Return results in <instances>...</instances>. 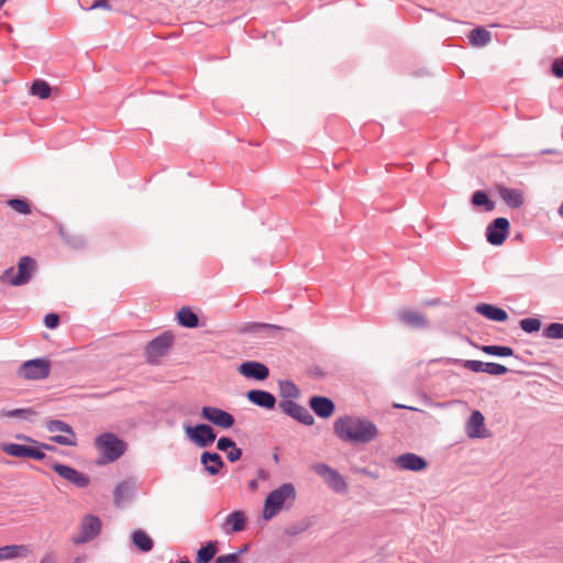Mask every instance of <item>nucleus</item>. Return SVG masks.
<instances>
[{
  "instance_id": "f257e3e1",
  "label": "nucleus",
  "mask_w": 563,
  "mask_h": 563,
  "mask_svg": "<svg viewBox=\"0 0 563 563\" xmlns=\"http://www.w3.org/2000/svg\"><path fill=\"white\" fill-rule=\"evenodd\" d=\"M334 431L341 440L352 443H367L378 434L372 421L352 417L339 418L334 422Z\"/></svg>"
},
{
  "instance_id": "f03ea898",
  "label": "nucleus",
  "mask_w": 563,
  "mask_h": 563,
  "mask_svg": "<svg viewBox=\"0 0 563 563\" xmlns=\"http://www.w3.org/2000/svg\"><path fill=\"white\" fill-rule=\"evenodd\" d=\"M297 496L296 488L291 483H284L273 489L266 497L263 506L262 517L269 520L283 509L291 507Z\"/></svg>"
},
{
  "instance_id": "7ed1b4c3",
  "label": "nucleus",
  "mask_w": 563,
  "mask_h": 563,
  "mask_svg": "<svg viewBox=\"0 0 563 563\" xmlns=\"http://www.w3.org/2000/svg\"><path fill=\"white\" fill-rule=\"evenodd\" d=\"M15 439L23 441L24 444L12 442L1 444V450L13 457H29L40 461L45 457V450H54L53 446L23 434H16Z\"/></svg>"
},
{
  "instance_id": "20e7f679",
  "label": "nucleus",
  "mask_w": 563,
  "mask_h": 563,
  "mask_svg": "<svg viewBox=\"0 0 563 563\" xmlns=\"http://www.w3.org/2000/svg\"><path fill=\"white\" fill-rule=\"evenodd\" d=\"M95 443L99 452V464L114 462L125 451V443L115 434L110 432L97 437Z\"/></svg>"
},
{
  "instance_id": "39448f33",
  "label": "nucleus",
  "mask_w": 563,
  "mask_h": 563,
  "mask_svg": "<svg viewBox=\"0 0 563 563\" xmlns=\"http://www.w3.org/2000/svg\"><path fill=\"white\" fill-rule=\"evenodd\" d=\"M35 267L36 263L32 257L23 256L19 260L18 273H14L13 267H9L2 273L0 279L3 284L14 287L27 284L32 278Z\"/></svg>"
},
{
  "instance_id": "423d86ee",
  "label": "nucleus",
  "mask_w": 563,
  "mask_h": 563,
  "mask_svg": "<svg viewBox=\"0 0 563 563\" xmlns=\"http://www.w3.org/2000/svg\"><path fill=\"white\" fill-rule=\"evenodd\" d=\"M46 428L49 432H59V434L51 438L53 442L66 446L77 445L76 433L66 422L60 420H51L46 423Z\"/></svg>"
},
{
  "instance_id": "0eeeda50",
  "label": "nucleus",
  "mask_w": 563,
  "mask_h": 563,
  "mask_svg": "<svg viewBox=\"0 0 563 563\" xmlns=\"http://www.w3.org/2000/svg\"><path fill=\"white\" fill-rule=\"evenodd\" d=\"M49 374V362L44 358H34L24 362L19 368V376L24 379H44Z\"/></svg>"
},
{
  "instance_id": "6e6552de",
  "label": "nucleus",
  "mask_w": 563,
  "mask_h": 563,
  "mask_svg": "<svg viewBox=\"0 0 563 563\" xmlns=\"http://www.w3.org/2000/svg\"><path fill=\"white\" fill-rule=\"evenodd\" d=\"M184 431L188 439L199 448H206L217 438L212 428L206 423H199L196 426L187 424L184 427Z\"/></svg>"
},
{
  "instance_id": "1a4fd4ad",
  "label": "nucleus",
  "mask_w": 563,
  "mask_h": 563,
  "mask_svg": "<svg viewBox=\"0 0 563 563\" xmlns=\"http://www.w3.org/2000/svg\"><path fill=\"white\" fill-rule=\"evenodd\" d=\"M311 468L320 475L328 486L332 488L333 490L338 493H344L347 490V484L343 476L335 471L334 468L330 467L327 464L318 463L311 466Z\"/></svg>"
},
{
  "instance_id": "9d476101",
  "label": "nucleus",
  "mask_w": 563,
  "mask_h": 563,
  "mask_svg": "<svg viewBox=\"0 0 563 563\" xmlns=\"http://www.w3.org/2000/svg\"><path fill=\"white\" fill-rule=\"evenodd\" d=\"M201 417L222 429H230L235 421L230 412L212 406L202 407Z\"/></svg>"
},
{
  "instance_id": "9b49d317",
  "label": "nucleus",
  "mask_w": 563,
  "mask_h": 563,
  "mask_svg": "<svg viewBox=\"0 0 563 563\" xmlns=\"http://www.w3.org/2000/svg\"><path fill=\"white\" fill-rule=\"evenodd\" d=\"M509 232V221L506 218H497L488 224L486 239L489 244L498 246L504 243Z\"/></svg>"
},
{
  "instance_id": "f8f14e48",
  "label": "nucleus",
  "mask_w": 563,
  "mask_h": 563,
  "mask_svg": "<svg viewBox=\"0 0 563 563\" xmlns=\"http://www.w3.org/2000/svg\"><path fill=\"white\" fill-rule=\"evenodd\" d=\"M53 470L64 479L68 481L77 487H86L89 478L81 472L60 463L52 464Z\"/></svg>"
},
{
  "instance_id": "ddd939ff",
  "label": "nucleus",
  "mask_w": 563,
  "mask_h": 563,
  "mask_svg": "<svg viewBox=\"0 0 563 563\" xmlns=\"http://www.w3.org/2000/svg\"><path fill=\"white\" fill-rule=\"evenodd\" d=\"M462 365L474 373H487L493 376L504 375L508 371V368L501 364L476 360L464 361Z\"/></svg>"
},
{
  "instance_id": "4468645a",
  "label": "nucleus",
  "mask_w": 563,
  "mask_h": 563,
  "mask_svg": "<svg viewBox=\"0 0 563 563\" xmlns=\"http://www.w3.org/2000/svg\"><path fill=\"white\" fill-rule=\"evenodd\" d=\"M172 344V338L169 335H162L154 339L146 349V360L150 363H156L164 356Z\"/></svg>"
},
{
  "instance_id": "2eb2a0df",
  "label": "nucleus",
  "mask_w": 563,
  "mask_h": 563,
  "mask_svg": "<svg viewBox=\"0 0 563 563\" xmlns=\"http://www.w3.org/2000/svg\"><path fill=\"white\" fill-rule=\"evenodd\" d=\"M484 421V415L478 410H474L465 426L466 434L472 439H483L488 437Z\"/></svg>"
},
{
  "instance_id": "dca6fc26",
  "label": "nucleus",
  "mask_w": 563,
  "mask_h": 563,
  "mask_svg": "<svg viewBox=\"0 0 563 563\" xmlns=\"http://www.w3.org/2000/svg\"><path fill=\"white\" fill-rule=\"evenodd\" d=\"M239 372L246 378L264 380L268 377L269 371L266 365L255 361L244 362L240 365Z\"/></svg>"
},
{
  "instance_id": "f3484780",
  "label": "nucleus",
  "mask_w": 563,
  "mask_h": 563,
  "mask_svg": "<svg viewBox=\"0 0 563 563\" xmlns=\"http://www.w3.org/2000/svg\"><path fill=\"white\" fill-rule=\"evenodd\" d=\"M246 525V517L243 511L235 510L231 512L221 523L220 529L224 534L240 532L244 530Z\"/></svg>"
},
{
  "instance_id": "a211bd4d",
  "label": "nucleus",
  "mask_w": 563,
  "mask_h": 563,
  "mask_svg": "<svg viewBox=\"0 0 563 563\" xmlns=\"http://www.w3.org/2000/svg\"><path fill=\"white\" fill-rule=\"evenodd\" d=\"M31 554V547L26 544H7L0 547V562L23 559Z\"/></svg>"
},
{
  "instance_id": "6ab92c4d",
  "label": "nucleus",
  "mask_w": 563,
  "mask_h": 563,
  "mask_svg": "<svg viewBox=\"0 0 563 563\" xmlns=\"http://www.w3.org/2000/svg\"><path fill=\"white\" fill-rule=\"evenodd\" d=\"M101 531V521L98 517L86 516L81 523V536L77 542H86L95 539Z\"/></svg>"
},
{
  "instance_id": "aec40b11",
  "label": "nucleus",
  "mask_w": 563,
  "mask_h": 563,
  "mask_svg": "<svg viewBox=\"0 0 563 563\" xmlns=\"http://www.w3.org/2000/svg\"><path fill=\"white\" fill-rule=\"evenodd\" d=\"M396 464L406 471H422L427 467V462L421 456L413 453L402 454L397 457Z\"/></svg>"
},
{
  "instance_id": "412c9836",
  "label": "nucleus",
  "mask_w": 563,
  "mask_h": 563,
  "mask_svg": "<svg viewBox=\"0 0 563 563\" xmlns=\"http://www.w3.org/2000/svg\"><path fill=\"white\" fill-rule=\"evenodd\" d=\"M282 407L287 415L296 418L297 420L301 421L302 423L308 424V426L313 423V417L302 406H299L298 404H296L291 400H288V401L283 402Z\"/></svg>"
},
{
  "instance_id": "4be33fe9",
  "label": "nucleus",
  "mask_w": 563,
  "mask_h": 563,
  "mask_svg": "<svg viewBox=\"0 0 563 563\" xmlns=\"http://www.w3.org/2000/svg\"><path fill=\"white\" fill-rule=\"evenodd\" d=\"M247 399L252 404L265 409H273L276 404V399L273 394L261 389L250 390L247 393Z\"/></svg>"
},
{
  "instance_id": "5701e85b",
  "label": "nucleus",
  "mask_w": 563,
  "mask_h": 563,
  "mask_svg": "<svg viewBox=\"0 0 563 563\" xmlns=\"http://www.w3.org/2000/svg\"><path fill=\"white\" fill-rule=\"evenodd\" d=\"M312 410L321 418H329L334 411V404L327 397L316 396L310 399Z\"/></svg>"
},
{
  "instance_id": "b1692460",
  "label": "nucleus",
  "mask_w": 563,
  "mask_h": 563,
  "mask_svg": "<svg viewBox=\"0 0 563 563\" xmlns=\"http://www.w3.org/2000/svg\"><path fill=\"white\" fill-rule=\"evenodd\" d=\"M475 310L486 317L487 319L489 320H493V321H506L507 318H508V314L507 312L501 309V308H498L496 306H493V305H488V303H481V305H477Z\"/></svg>"
},
{
  "instance_id": "393cba45",
  "label": "nucleus",
  "mask_w": 563,
  "mask_h": 563,
  "mask_svg": "<svg viewBox=\"0 0 563 563\" xmlns=\"http://www.w3.org/2000/svg\"><path fill=\"white\" fill-rule=\"evenodd\" d=\"M398 318L402 323L413 328H424L428 324L422 313L410 309L401 311Z\"/></svg>"
},
{
  "instance_id": "a878e982",
  "label": "nucleus",
  "mask_w": 563,
  "mask_h": 563,
  "mask_svg": "<svg viewBox=\"0 0 563 563\" xmlns=\"http://www.w3.org/2000/svg\"><path fill=\"white\" fill-rule=\"evenodd\" d=\"M201 464L210 475L218 474L223 467V461L217 453L203 452L201 454Z\"/></svg>"
},
{
  "instance_id": "bb28decb",
  "label": "nucleus",
  "mask_w": 563,
  "mask_h": 563,
  "mask_svg": "<svg viewBox=\"0 0 563 563\" xmlns=\"http://www.w3.org/2000/svg\"><path fill=\"white\" fill-rule=\"evenodd\" d=\"M218 450L227 453V457L230 462L240 460L242 455L241 449L229 438H220L217 443Z\"/></svg>"
},
{
  "instance_id": "cd10ccee",
  "label": "nucleus",
  "mask_w": 563,
  "mask_h": 563,
  "mask_svg": "<svg viewBox=\"0 0 563 563\" xmlns=\"http://www.w3.org/2000/svg\"><path fill=\"white\" fill-rule=\"evenodd\" d=\"M135 493V487L132 483L122 482L115 486L114 489V503L118 506H122L129 501Z\"/></svg>"
},
{
  "instance_id": "c85d7f7f",
  "label": "nucleus",
  "mask_w": 563,
  "mask_h": 563,
  "mask_svg": "<svg viewBox=\"0 0 563 563\" xmlns=\"http://www.w3.org/2000/svg\"><path fill=\"white\" fill-rule=\"evenodd\" d=\"M133 544L142 552H148L153 548L152 539L142 530H135L132 532Z\"/></svg>"
},
{
  "instance_id": "c756f323",
  "label": "nucleus",
  "mask_w": 563,
  "mask_h": 563,
  "mask_svg": "<svg viewBox=\"0 0 563 563\" xmlns=\"http://www.w3.org/2000/svg\"><path fill=\"white\" fill-rule=\"evenodd\" d=\"M490 41V33L483 29H474L470 34V44L475 47H482L488 44Z\"/></svg>"
},
{
  "instance_id": "7c9ffc66",
  "label": "nucleus",
  "mask_w": 563,
  "mask_h": 563,
  "mask_svg": "<svg viewBox=\"0 0 563 563\" xmlns=\"http://www.w3.org/2000/svg\"><path fill=\"white\" fill-rule=\"evenodd\" d=\"M178 322L186 328H195L198 324V317L188 307H183L178 312Z\"/></svg>"
},
{
  "instance_id": "2f4dec72",
  "label": "nucleus",
  "mask_w": 563,
  "mask_h": 563,
  "mask_svg": "<svg viewBox=\"0 0 563 563\" xmlns=\"http://www.w3.org/2000/svg\"><path fill=\"white\" fill-rule=\"evenodd\" d=\"M482 351L489 356L510 357L514 355V350L506 345H484Z\"/></svg>"
},
{
  "instance_id": "473e14b6",
  "label": "nucleus",
  "mask_w": 563,
  "mask_h": 563,
  "mask_svg": "<svg viewBox=\"0 0 563 563\" xmlns=\"http://www.w3.org/2000/svg\"><path fill=\"white\" fill-rule=\"evenodd\" d=\"M500 197L511 208H518L523 202L521 194L512 189H501Z\"/></svg>"
},
{
  "instance_id": "72a5a7b5",
  "label": "nucleus",
  "mask_w": 563,
  "mask_h": 563,
  "mask_svg": "<svg viewBox=\"0 0 563 563\" xmlns=\"http://www.w3.org/2000/svg\"><path fill=\"white\" fill-rule=\"evenodd\" d=\"M217 553V547L214 542H208L205 547L198 550L196 556V563H209Z\"/></svg>"
},
{
  "instance_id": "f704fd0d",
  "label": "nucleus",
  "mask_w": 563,
  "mask_h": 563,
  "mask_svg": "<svg viewBox=\"0 0 563 563\" xmlns=\"http://www.w3.org/2000/svg\"><path fill=\"white\" fill-rule=\"evenodd\" d=\"M472 203L475 207H485L487 211H492L495 207L494 202L488 198L484 191H476L472 197Z\"/></svg>"
},
{
  "instance_id": "c9c22d12",
  "label": "nucleus",
  "mask_w": 563,
  "mask_h": 563,
  "mask_svg": "<svg viewBox=\"0 0 563 563\" xmlns=\"http://www.w3.org/2000/svg\"><path fill=\"white\" fill-rule=\"evenodd\" d=\"M31 92L40 99H46L51 95V87L46 81H35L31 87Z\"/></svg>"
},
{
  "instance_id": "e433bc0d",
  "label": "nucleus",
  "mask_w": 563,
  "mask_h": 563,
  "mask_svg": "<svg viewBox=\"0 0 563 563\" xmlns=\"http://www.w3.org/2000/svg\"><path fill=\"white\" fill-rule=\"evenodd\" d=\"M521 329L527 333H533L540 330L541 322L536 318H527L520 321Z\"/></svg>"
},
{
  "instance_id": "4c0bfd02",
  "label": "nucleus",
  "mask_w": 563,
  "mask_h": 563,
  "mask_svg": "<svg viewBox=\"0 0 563 563\" xmlns=\"http://www.w3.org/2000/svg\"><path fill=\"white\" fill-rule=\"evenodd\" d=\"M279 389L283 397H297L299 391L290 380H283L279 383Z\"/></svg>"
},
{
  "instance_id": "58836bf2",
  "label": "nucleus",
  "mask_w": 563,
  "mask_h": 563,
  "mask_svg": "<svg viewBox=\"0 0 563 563\" xmlns=\"http://www.w3.org/2000/svg\"><path fill=\"white\" fill-rule=\"evenodd\" d=\"M8 205L20 214H29L31 209L29 205L21 199H11L8 201Z\"/></svg>"
},
{
  "instance_id": "ea45409f",
  "label": "nucleus",
  "mask_w": 563,
  "mask_h": 563,
  "mask_svg": "<svg viewBox=\"0 0 563 563\" xmlns=\"http://www.w3.org/2000/svg\"><path fill=\"white\" fill-rule=\"evenodd\" d=\"M545 336L551 339H561L563 338V324L561 323H552L549 325L544 332Z\"/></svg>"
},
{
  "instance_id": "a19ab883",
  "label": "nucleus",
  "mask_w": 563,
  "mask_h": 563,
  "mask_svg": "<svg viewBox=\"0 0 563 563\" xmlns=\"http://www.w3.org/2000/svg\"><path fill=\"white\" fill-rule=\"evenodd\" d=\"M30 415H31V411L27 409H14V410L0 412V417H7V418H27Z\"/></svg>"
},
{
  "instance_id": "79ce46f5",
  "label": "nucleus",
  "mask_w": 563,
  "mask_h": 563,
  "mask_svg": "<svg viewBox=\"0 0 563 563\" xmlns=\"http://www.w3.org/2000/svg\"><path fill=\"white\" fill-rule=\"evenodd\" d=\"M244 550H240L238 553H230L227 555L218 556L213 563H239V554Z\"/></svg>"
},
{
  "instance_id": "37998d69",
  "label": "nucleus",
  "mask_w": 563,
  "mask_h": 563,
  "mask_svg": "<svg viewBox=\"0 0 563 563\" xmlns=\"http://www.w3.org/2000/svg\"><path fill=\"white\" fill-rule=\"evenodd\" d=\"M58 316L56 313H48L45 316L44 322L48 329H55L58 324Z\"/></svg>"
},
{
  "instance_id": "c03bdc74",
  "label": "nucleus",
  "mask_w": 563,
  "mask_h": 563,
  "mask_svg": "<svg viewBox=\"0 0 563 563\" xmlns=\"http://www.w3.org/2000/svg\"><path fill=\"white\" fill-rule=\"evenodd\" d=\"M95 9L110 10L111 7H110L108 0H95L93 4L88 10H95Z\"/></svg>"
},
{
  "instance_id": "a18cd8bd",
  "label": "nucleus",
  "mask_w": 563,
  "mask_h": 563,
  "mask_svg": "<svg viewBox=\"0 0 563 563\" xmlns=\"http://www.w3.org/2000/svg\"><path fill=\"white\" fill-rule=\"evenodd\" d=\"M553 71L559 78L563 77V66L560 65L558 62L553 64Z\"/></svg>"
},
{
  "instance_id": "49530a36",
  "label": "nucleus",
  "mask_w": 563,
  "mask_h": 563,
  "mask_svg": "<svg viewBox=\"0 0 563 563\" xmlns=\"http://www.w3.org/2000/svg\"><path fill=\"white\" fill-rule=\"evenodd\" d=\"M38 563H56V559L54 555L47 554L42 556Z\"/></svg>"
},
{
  "instance_id": "de8ad7c7",
  "label": "nucleus",
  "mask_w": 563,
  "mask_h": 563,
  "mask_svg": "<svg viewBox=\"0 0 563 563\" xmlns=\"http://www.w3.org/2000/svg\"><path fill=\"white\" fill-rule=\"evenodd\" d=\"M559 213H560V214H563V206H561V207L559 208Z\"/></svg>"
},
{
  "instance_id": "09e8293b",
  "label": "nucleus",
  "mask_w": 563,
  "mask_h": 563,
  "mask_svg": "<svg viewBox=\"0 0 563 563\" xmlns=\"http://www.w3.org/2000/svg\"><path fill=\"white\" fill-rule=\"evenodd\" d=\"M7 0H0V8L5 3Z\"/></svg>"
},
{
  "instance_id": "8fccbe9b",
  "label": "nucleus",
  "mask_w": 563,
  "mask_h": 563,
  "mask_svg": "<svg viewBox=\"0 0 563 563\" xmlns=\"http://www.w3.org/2000/svg\"><path fill=\"white\" fill-rule=\"evenodd\" d=\"M178 563H191L190 561H180Z\"/></svg>"
}]
</instances>
